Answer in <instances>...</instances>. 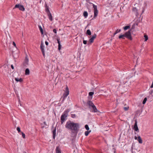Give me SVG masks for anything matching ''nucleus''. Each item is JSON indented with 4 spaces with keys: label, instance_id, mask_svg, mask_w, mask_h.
I'll return each mask as SVG.
<instances>
[{
    "label": "nucleus",
    "instance_id": "nucleus-28",
    "mask_svg": "<svg viewBox=\"0 0 153 153\" xmlns=\"http://www.w3.org/2000/svg\"><path fill=\"white\" fill-rule=\"evenodd\" d=\"M144 37L145 38V41H144L145 42H146V41H147V40L148 39V36L146 35H144Z\"/></svg>",
    "mask_w": 153,
    "mask_h": 153
},
{
    "label": "nucleus",
    "instance_id": "nucleus-20",
    "mask_svg": "<svg viewBox=\"0 0 153 153\" xmlns=\"http://www.w3.org/2000/svg\"><path fill=\"white\" fill-rule=\"evenodd\" d=\"M57 42L58 43V49L59 50H60L61 49V45H60V42L59 40V39H57Z\"/></svg>",
    "mask_w": 153,
    "mask_h": 153
},
{
    "label": "nucleus",
    "instance_id": "nucleus-36",
    "mask_svg": "<svg viewBox=\"0 0 153 153\" xmlns=\"http://www.w3.org/2000/svg\"><path fill=\"white\" fill-rule=\"evenodd\" d=\"M13 45L15 47V48L17 49V47H16V44L14 42H13Z\"/></svg>",
    "mask_w": 153,
    "mask_h": 153
},
{
    "label": "nucleus",
    "instance_id": "nucleus-27",
    "mask_svg": "<svg viewBox=\"0 0 153 153\" xmlns=\"http://www.w3.org/2000/svg\"><path fill=\"white\" fill-rule=\"evenodd\" d=\"M91 132V130H90L89 131H85V135L86 136H87L88 135L89 133H90Z\"/></svg>",
    "mask_w": 153,
    "mask_h": 153
},
{
    "label": "nucleus",
    "instance_id": "nucleus-8",
    "mask_svg": "<svg viewBox=\"0 0 153 153\" xmlns=\"http://www.w3.org/2000/svg\"><path fill=\"white\" fill-rule=\"evenodd\" d=\"M29 65V59L27 58V56H26L24 61L23 63V65L25 67H27L28 65Z\"/></svg>",
    "mask_w": 153,
    "mask_h": 153
},
{
    "label": "nucleus",
    "instance_id": "nucleus-22",
    "mask_svg": "<svg viewBox=\"0 0 153 153\" xmlns=\"http://www.w3.org/2000/svg\"><path fill=\"white\" fill-rule=\"evenodd\" d=\"M130 25L126 26L123 27L124 30H125L129 29L130 28Z\"/></svg>",
    "mask_w": 153,
    "mask_h": 153
},
{
    "label": "nucleus",
    "instance_id": "nucleus-34",
    "mask_svg": "<svg viewBox=\"0 0 153 153\" xmlns=\"http://www.w3.org/2000/svg\"><path fill=\"white\" fill-rule=\"evenodd\" d=\"M71 117L73 118H74L76 117V115L75 114H72L71 115Z\"/></svg>",
    "mask_w": 153,
    "mask_h": 153
},
{
    "label": "nucleus",
    "instance_id": "nucleus-37",
    "mask_svg": "<svg viewBox=\"0 0 153 153\" xmlns=\"http://www.w3.org/2000/svg\"><path fill=\"white\" fill-rule=\"evenodd\" d=\"M45 7H46V11L47 12L48 10V7H47V4H45Z\"/></svg>",
    "mask_w": 153,
    "mask_h": 153
},
{
    "label": "nucleus",
    "instance_id": "nucleus-15",
    "mask_svg": "<svg viewBox=\"0 0 153 153\" xmlns=\"http://www.w3.org/2000/svg\"><path fill=\"white\" fill-rule=\"evenodd\" d=\"M139 143L142 144L143 143V141L142 138L140 136H138V139L137 140Z\"/></svg>",
    "mask_w": 153,
    "mask_h": 153
},
{
    "label": "nucleus",
    "instance_id": "nucleus-6",
    "mask_svg": "<svg viewBox=\"0 0 153 153\" xmlns=\"http://www.w3.org/2000/svg\"><path fill=\"white\" fill-rule=\"evenodd\" d=\"M16 8H18L20 10L23 11H25V9L23 6L19 4H16L13 8V9Z\"/></svg>",
    "mask_w": 153,
    "mask_h": 153
},
{
    "label": "nucleus",
    "instance_id": "nucleus-44",
    "mask_svg": "<svg viewBox=\"0 0 153 153\" xmlns=\"http://www.w3.org/2000/svg\"><path fill=\"white\" fill-rule=\"evenodd\" d=\"M152 93V91L151 92H150V94H151Z\"/></svg>",
    "mask_w": 153,
    "mask_h": 153
},
{
    "label": "nucleus",
    "instance_id": "nucleus-32",
    "mask_svg": "<svg viewBox=\"0 0 153 153\" xmlns=\"http://www.w3.org/2000/svg\"><path fill=\"white\" fill-rule=\"evenodd\" d=\"M21 134H22V135L23 138H25V134L23 132H22Z\"/></svg>",
    "mask_w": 153,
    "mask_h": 153
},
{
    "label": "nucleus",
    "instance_id": "nucleus-41",
    "mask_svg": "<svg viewBox=\"0 0 153 153\" xmlns=\"http://www.w3.org/2000/svg\"><path fill=\"white\" fill-rule=\"evenodd\" d=\"M151 88H153V82H152L151 86Z\"/></svg>",
    "mask_w": 153,
    "mask_h": 153
},
{
    "label": "nucleus",
    "instance_id": "nucleus-14",
    "mask_svg": "<svg viewBox=\"0 0 153 153\" xmlns=\"http://www.w3.org/2000/svg\"><path fill=\"white\" fill-rule=\"evenodd\" d=\"M15 79L17 82H22L23 81V79L22 78H15Z\"/></svg>",
    "mask_w": 153,
    "mask_h": 153
},
{
    "label": "nucleus",
    "instance_id": "nucleus-47",
    "mask_svg": "<svg viewBox=\"0 0 153 153\" xmlns=\"http://www.w3.org/2000/svg\"><path fill=\"white\" fill-rule=\"evenodd\" d=\"M44 123L45 124V122H44Z\"/></svg>",
    "mask_w": 153,
    "mask_h": 153
},
{
    "label": "nucleus",
    "instance_id": "nucleus-46",
    "mask_svg": "<svg viewBox=\"0 0 153 153\" xmlns=\"http://www.w3.org/2000/svg\"><path fill=\"white\" fill-rule=\"evenodd\" d=\"M20 105H21V104H20Z\"/></svg>",
    "mask_w": 153,
    "mask_h": 153
},
{
    "label": "nucleus",
    "instance_id": "nucleus-42",
    "mask_svg": "<svg viewBox=\"0 0 153 153\" xmlns=\"http://www.w3.org/2000/svg\"><path fill=\"white\" fill-rule=\"evenodd\" d=\"M11 68L13 69H14V67L12 65H11Z\"/></svg>",
    "mask_w": 153,
    "mask_h": 153
},
{
    "label": "nucleus",
    "instance_id": "nucleus-25",
    "mask_svg": "<svg viewBox=\"0 0 153 153\" xmlns=\"http://www.w3.org/2000/svg\"><path fill=\"white\" fill-rule=\"evenodd\" d=\"M121 31L120 29H117L115 31V32L114 34V36L116 34L118 33H119Z\"/></svg>",
    "mask_w": 153,
    "mask_h": 153
},
{
    "label": "nucleus",
    "instance_id": "nucleus-9",
    "mask_svg": "<svg viewBox=\"0 0 153 153\" xmlns=\"http://www.w3.org/2000/svg\"><path fill=\"white\" fill-rule=\"evenodd\" d=\"M97 35L94 34L92 37L89 39V42L90 44H91L94 42V39L96 37Z\"/></svg>",
    "mask_w": 153,
    "mask_h": 153
},
{
    "label": "nucleus",
    "instance_id": "nucleus-2",
    "mask_svg": "<svg viewBox=\"0 0 153 153\" xmlns=\"http://www.w3.org/2000/svg\"><path fill=\"white\" fill-rule=\"evenodd\" d=\"M88 3L90 4H92L93 5L94 12V16L93 18L95 19L97 17L98 14V10L97 9V5H95L92 3L89 2H88Z\"/></svg>",
    "mask_w": 153,
    "mask_h": 153
},
{
    "label": "nucleus",
    "instance_id": "nucleus-18",
    "mask_svg": "<svg viewBox=\"0 0 153 153\" xmlns=\"http://www.w3.org/2000/svg\"><path fill=\"white\" fill-rule=\"evenodd\" d=\"M132 10L133 12H134V13L136 14H138L137 12V10L136 8V7H134L132 9Z\"/></svg>",
    "mask_w": 153,
    "mask_h": 153
},
{
    "label": "nucleus",
    "instance_id": "nucleus-17",
    "mask_svg": "<svg viewBox=\"0 0 153 153\" xmlns=\"http://www.w3.org/2000/svg\"><path fill=\"white\" fill-rule=\"evenodd\" d=\"M56 153H61L60 149L59 146L56 147Z\"/></svg>",
    "mask_w": 153,
    "mask_h": 153
},
{
    "label": "nucleus",
    "instance_id": "nucleus-12",
    "mask_svg": "<svg viewBox=\"0 0 153 153\" xmlns=\"http://www.w3.org/2000/svg\"><path fill=\"white\" fill-rule=\"evenodd\" d=\"M93 109V110L92 111V112H98V111L97 108L94 105V106H92V107H91Z\"/></svg>",
    "mask_w": 153,
    "mask_h": 153
},
{
    "label": "nucleus",
    "instance_id": "nucleus-5",
    "mask_svg": "<svg viewBox=\"0 0 153 153\" xmlns=\"http://www.w3.org/2000/svg\"><path fill=\"white\" fill-rule=\"evenodd\" d=\"M67 116V114L64 112L62 114L61 117V123L62 124L64 122Z\"/></svg>",
    "mask_w": 153,
    "mask_h": 153
},
{
    "label": "nucleus",
    "instance_id": "nucleus-11",
    "mask_svg": "<svg viewBox=\"0 0 153 153\" xmlns=\"http://www.w3.org/2000/svg\"><path fill=\"white\" fill-rule=\"evenodd\" d=\"M87 104L89 106V108H90L94 105L93 103L90 101H88L87 102Z\"/></svg>",
    "mask_w": 153,
    "mask_h": 153
},
{
    "label": "nucleus",
    "instance_id": "nucleus-29",
    "mask_svg": "<svg viewBox=\"0 0 153 153\" xmlns=\"http://www.w3.org/2000/svg\"><path fill=\"white\" fill-rule=\"evenodd\" d=\"M147 98L146 97L144 99L143 102V104H144L146 103V102L147 101Z\"/></svg>",
    "mask_w": 153,
    "mask_h": 153
},
{
    "label": "nucleus",
    "instance_id": "nucleus-39",
    "mask_svg": "<svg viewBox=\"0 0 153 153\" xmlns=\"http://www.w3.org/2000/svg\"><path fill=\"white\" fill-rule=\"evenodd\" d=\"M53 32L54 33H56L57 31H56V29H53Z\"/></svg>",
    "mask_w": 153,
    "mask_h": 153
},
{
    "label": "nucleus",
    "instance_id": "nucleus-35",
    "mask_svg": "<svg viewBox=\"0 0 153 153\" xmlns=\"http://www.w3.org/2000/svg\"><path fill=\"white\" fill-rule=\"evenodd\" d=\"M124 109L125 111H127L128 109V107H124Z\"/></svg>",
    "mask_w": 153,
    "mask_h": 153
},
{
    "label": "nucleus",
    "instance_id": "nucleus-7",
    "mask_svg": "<svg viewBox=\"0 0 153 153\" xmlns=\"http://www.w3.org/2000/svg\"><path fill=\"white\" fill-rule=\"evenodd\" d=\"M40 49L42 52L43 55L44 57L45 58V51L44 49V45H43V42L42 41H41V45H40Z\"/></svg>",
    "mask_w": 153,
    "mask_h": 153
},
{
    "label": "nucleus",
    "instance_id": "nucleus-3",
    "mask_svg": "<svg viewBox=\"0 0 153 153\" xmlns=\"http://www.w3.org/2000/svg\"><path fill=\"white\" fill-rule=\"evenodd\" d=\"M131 30H129L127 32L125 33L124 34L126 38L131 40L132 39V38L131 36Z\"/></svg>",
    "mask_w": 153,
    "mask_h": 153
},
{
    "label": "nucleus",
    "instance_id": "nucleus-33",
    "mask_svg": "<svg viewBox=\"0 0 153 153\" xmlns=\"http://www.w3.org/2000/svg\"><path fill=\"white\" fill-rule=\"evenodd\" d=\"M16 129L17 131H18V132H20L21 131L19 127H17Z\"/></svg>",
    "mask_w": 153,
    "mask_h": 153
},
{
    "label": "nucleus",
    "instance_id": "nucleus-45",
    "mask_svg": "<svg viewBox=\"0 0 153 153\" xmlns=\"http://www.w3.org/2000/svg\"><path fill=\"white\" fill-rule=\"evenodd\" d=\"M144 12V11L143 10L142 11V13H143Z\"/></svg>",
    "mask_w": 153,
    "mask_h": 153
},
{
    "label": "nucleus",
    "instance_id": "nucleus-30",
    "mask_svg": "<svg viewBox=\"0 0 153 153\" xmlns=\"http://www.w3.org/2000/svg\"><path fill=\"white\" fill-rule=\"evenodd\" d=\"M85 129H86V130H88L89 129V127L88 125H86L85 126Z\"/></svg>",
    "mask_w": 153,
    "mask_h": 153
},
{
    "label": "nucleus",
    "instance_id": "nucleus-40",
    "mask_svg": "<svg viewBox=\"0 0 153 153\" xmlns=\"http://www.w3.org/2000/svg\"><path fill=\"white\" fill-rule=\"evenodd\" d=\"M134 138L135 140H137L138 137H137L136 136H134Z\"/></svg>",
    "mask_w": 153,
    "mask_h": 153
},
{
    "label": "nucleus",
    "instance_id": "nucleus-13",
    "mask_svg": "<svg viewBox=\"0 0 153 153\" xmlns=\"http://www.w3.org/2000/svg\"><path fill=\"white\" fill-rule=\"evenodd\" d=\"M48 18L49 20L52 21L53 20V16H52L51 13H50L49 10H48Z\"/></svg>",
    "mask_w": 153,
    "mask_h": 153
},
{
    "label": "nucleus",
    "instance_id": "nucleus-10",
    "mask_svg": "<svg viewBox=\"0 0 153 153\" xmlns=\"http://www.w3.org/2000/svg\"><path fill=\"white\" fill-rule=\"evenodd\" d=\"M134 129L135 131L139 132V129L137 126V122L136 120L135 121V123L134 127Z\"/></svg>",
    "mask_w": 153,
    "mask_h": 153
},
{
    "label": "nucleus",
    "instance_id": "nucleus-43",
    "mask_svg": "<svg viewBox=\"0 0 153 153\" xmlns=\"http://www.w3.org/2000/svg\"><path fill=\"white\" fill-rule=\"evenodd\" d=\"M45 43L47 45H48V42L45 41Z\"/></svg>",
    "mask_w": 153,
    "mask_h": 153
},
{
    "label": "nucleus",
    "instance_id": "nucleus-21",
    "mask_svg": "<svg viewBox=\"0 0 153 153\" xmlns=\"http://www.w3.org/2000/svg\"><path fill=\"white\" fill-rule=\"evenodd\" d=\"M125 34H123L120 35L119 36V39H125Z\"/></svg>",
    "mask_w": 153,
    "mask_h": 153
},
{
    "label": "nucleus",
    "instance_id": "nucleus-31",
    "mask_svg": "<svg viewBox=\"0 0 153 153\" xmlns=\"http://www.w3.org/2000/svg\"><path fill=\"white\" fill-rule=\"evenodd\" d=\"M94 94L93 92H91L89 93V95L90 96H92Z\"/></svg>",
    "mask_w": 153,
    "mask_h": 153
},
{
    "label": "nucleus",
    "instance_id": "nucleus-26",
    "mask_svg": "<svg viewBox=\"0 0 153 153\" xmlns=\"http://www.w3.org/2000/svg\"><path fill=\"white\" fill-rule=\"evenodd\" d=\"M86 34L90 36L91 35V32L90 30H88L86 31Z\"/></svg>",
    "mask_w": 153,
    "mask_h": 153
},
{
    "label": "nucleus",
    "instance_id": "nucleus-1",
    "mask_svg": "<svg viewBox=\"0 0 153 153\" xmlns=\"http://www.w3.org/2000/svg\"><path fill=\"white\" fill-rule=\"evenodd\" d=\"M65 126L66 128L71 130L73 132H77L79 127L78 123H74L70 121H67Z\"/></svg>",
    "mask_w": 153,
    "mask_h": 153
},
{
    "label": "nucleus",
    "instance_id": "nucleus-23",
    "mask_svg": "<svg viewBox=\"0 0 153 153\" xmlns=\"http://www.w3.org/2000/svg\"><path fill=\"white\" fill-rule=\"evenodd\" d=\"M39 28L40 30V31L41 32V34H43V30L42 29V27H41V26H39Z\"/></svg>",
    "mask_w": 153,
    "mask_h": 153
},
{
    "label": "nucleus",
    "instance_id": "nucleus-38",
    "mask_svg": "<svg viewBox=\"0 0 153 153\" xmlns=\"http://www.w3.org/2000/svg\"><path fill=\"white\" fill-rule=\"evenodd\" d=\"M83 43L84 44H86L87 43V41H86V40H83Z\"/></svg>",
    "mask_w": 153,
    "mask_h": 153
},
{
    "label": "nucleus",
    "instance_id": "nucleus-16",
    "mask_svg": "<svg viewBox=\"0 0 153 153\" xmlns=\"http://www.w3.org/2000/svg\"><path fill=\"white\" fill-rule=\"evenodd\" d=\"M52 133L53 134V138L55 139L56 137V129L55 128L52 131Z\"/></svg>",
    "mask_w": 153,
    "mask_h": 153
},
{
    "label": "nucleus",
    "instance_id": "nucleus-4",
    "mask_svg": "<svg viewBox=\"0 0 153 153\" xmlns=\"http://www.w3.org/2000/svg\"><path fill=\"white\" fill-rule=\"evenodd\" d=\"M69 90L68 88V86H66L65 90V92L63 93V99L65 100L66 97H67V96L69 94Z\"/></svg>",
    "mask_w": 153,
    "mask_h": 153
},
{
    "label": "nucleus",
    "instance_id": "nucleus-19",
    "mask_svg": "<svg viewBox=\"0 0 153 153\" xmlns=\"http://www.w3.org/2000/svg\"><path fill=\"white\" fill-rule=\"evenodd\" d=\"M30 71L28 68H27L25 71V74L26 75H28L30 74Z\"/></svg>",
    "mask_w": 153,
    "mask_h": 153
},
{
    "label": "nucleus",
    "instance_id": "nucleus-24",
    "mask_svg": "<svg viewBox=\"0 0 153 153\" xmlns=\"http://www.w3.org/2000/svg\"><path fill=\"white\" fill-rule=\"evenodd\" d=\"M83 16L85 18H86L88 16V13L87 11H85L83 13Z\"/></svg>",
    "mask_w": 153,
    "mask_h": 153
}]
</instances>
